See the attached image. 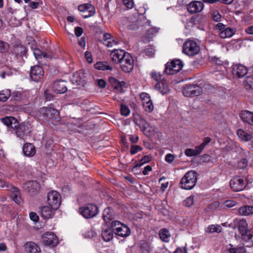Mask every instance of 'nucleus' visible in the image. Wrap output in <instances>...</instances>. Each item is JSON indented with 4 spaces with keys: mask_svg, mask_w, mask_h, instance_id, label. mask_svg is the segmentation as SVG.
<instances>
[{
    "mask_svg": "<svg viewBox=\"0 0 253 253\" xmlns=\"http://www.w3.org/2000/svg\"><path fill=\"white\" fill-rule=\"evenodd\" d=\"M197 181V172L194 170L188 171L181 179L180 187L186 190H190L195 186Z\"/></svg>",
    "mask_w": 253,
    "mask_h": 253,
    "instance_id": "nucleus-1",
    "label": "nucleus"
},
{
    "mask_svg": "<svg viewBox=\"0 0 253 253\" xmlns=\"http://www.w3.org/2000/svg\"><path fill=\"white\" fill-rule=\"evenodd\" d=\"M132 115L133 122L139 126L145 135L149 136L153 133V130L149 128L148 124L142 118L139 113L134 111L133 112Z\"/></svg>",
    "mask_w": 253,
    "mask_h": 253,
    "instance_id": "nucleus-2",
    "label": "nucleus"
},
{
    "mask_svg": "<svg viewBox=\"0 0 253 253\" xmlns=\"http://www.w3.org/2000/svg\"><path fill=\"white\" fill-rule=\"evenodd\" d=\"M126 54L124 50L115 49L110 54L112 60L119 63L122 70L125 73L126 72V59H124Z\"/></svg>",
    "mask_w": 253,
    "mask_h": 253,
    "instance_id": "nucleus-3",
    "label": "nucleus"
},
{
    "mask_svg": "<svg viewBox=\"0 0 253 253\" xmlns=\"http://www.w3.org/2000/svg\"><path fill=\"white\" fill-rule=\"evenodd\" d=\"M200 49L199 45L193 40L186 41L183 45L182 52L189 56H193L199 52Z\"/></svg>",
    "mask_w": 253,
    "mask_h": 253,
    "instance_id": "nucleus-4",
    "label": "nucleus"
},
{
    "mask_svg": "<svg viewBox=\"0 0 253 253\" xmlns=\"http://www.w3.org/2000/svg\"><path fill=\"white\" fill-rule=\"evenodd\" d=\"M40 113L46 120H52L54 122H57L59 121V113L55 109L43 107L40 109Z\"/></svg>",
    "mask_w": 253,
    "mask_h": 253,
    "instance_id": "nucleus-5",
    "label": "nucleus"
},
{
    "mask_svg": "<svg viewBox=\"0 0 253 253\" xmlns=\"http://www.w3.org/2000/svg\"><path fill=\"white\" fill-rule=\"evenodd\" d=\"M61 198L60 194L56 191L49 192L47 196L48 204L54 210L59 208L61 203Z\"/></svg>",
    "mask_w": 253,
    "mask_h": 253,
    "instance_id": "nucleus-6",
    "label": "nucleus"
},
{
    "mask_svg": "<svg viewBox=\"0 0 253 253\" xmlns=\"http://www.w3.org/2000/svg\"><path fill=\"white\" fill-rule=\"evenodd\" d=\"M182 67V61L179 59H175L167 63L164 72L167 75L175 74L180 71Z\"/></svg>",
    "mask_w": 253,
    "mask_h": 253,
    "instance_id": "nucleus-7",
    "label": "nucleus"
},
{
    "mask_svg": "<svg viewBox=\"0 0 253 253\" xmlns=\"http://www.w3.org/2000/svg\"><path fill=\"white\" fill-rule=\"evenodd\" d=\"M80 213L85 218L95 216L98 212L97 207L93 204H88L79 209Z\"/></svg>",
    "mask_w": 253,
    "mask_h": 253,
    "instance_id": "nucleus-8",
    "label": "nucleus"
},
{
    "mask_svg": "<svg viewBox=\"0 0 253 253\" xmlns=\"http://www.w3.org/2000/svg\"><path fill=\"white\" fill-rule=\"evenodd\" d=\"M42 242L45 246L54 247L58 243V239L54 234L47 232L42 236Z\"/></svg>",
    "mask_w": 253,
    "mask_h": 253,
    "instance_id": "nucleus-9",
    "label": "nucleus"
},
{
    "mask_svg": "<svg viewBox=\"0 0 253 253\" xmlns=\"http://www.w3.org/2000/svg\"><path fill=\"white\" fill-rule=\"evenodd\" d=\"M15 133L17 136L20 139H24L25 137L30 132L29 125L28 124L25 125L24 124H16V126L14 127Z\"/></svg>",
    "mask_w": 253,
    "mask_h": 253,
    "instance_id": "nucleus-10",
    "label": "nucleus"
},
{
    "mask_svg": "<svg viewBox=\"0 0 253 253\" xmlns=\"http://www.w3.org/2000/svg\"><path fill=\"white\" fill-rule=\"evenodd\" d=\"M231 189L235 191H240L245 187L246 184L243 178L239 176L233 177L230 182Z\"/></svg>",
    "mask_w": 253,
    "mask_h": 253,
    "instance_id": "nucleus-11",
    "label": "nucleus"
},
{
    "mask_svg": "<svg viewBox=\"0 0 253 253\" xmlns=\"http://www.w3.org/2000/svg\"><path fill=\"white\" fill-rule=\"evenodd\" d=\"M80 11L83 12L82 16L84 18H87L93 16L95 13L94 6L89 3L81 4L78 6Z\"/></svg>",
    "mask_w": 253,
    "mask_h": 253,
    "instance_id": "nucleus-12",
    "label": "nucleus"
},
{
    "mask_svg": "<svg viewBox=\"0 0 253 253\" xmlns=\"http://www.w3.org/2000/svg\"><path fill=\"white\" fill-rule=\"evenodd\" d=\"M204 4L202 1L193 0L187 5V11L191 14L200 12L204 8Z\"/></svg>",
    "mask_w": 253,
    "mask_h": 253,
    "instance_id": "nucleus-13",
    "label": "nucleus"
},
{
    "mask_svg": "<svg viewBox=\"0 0 253 253\" xmlns=\"http://www.w3.org/2000/svg\"><path fill=\"white\" fill-rule=\"evenodd\" d=\"M44 75V71L42 68L39 65H35L31 67L30 71V77L31 79L38 82L41 79Z\"/></svg>",
    "mask_w": 253,
    "mask_h": 253,
    "instance_id": "nucleus-14",
    "label": "nucleus"
},
{
    "mask_svg": "<svg viewBox=\"0 0 253 253\" xmlns=\"http://www.w3.org/2000/svg\"><path fill=\"white\" fill-rule=\"evenodd\" d=\"M23 188L28 193L34 194L39 191L40 185L36 181L31 180L25 182L23 185Z\"/></svg>",
    "mask_w": 253,
    "mask_h": 253,
    "instance_id": "nucleus-15",
    "label": "nucleus"
},
{
    "mask_svg": "<svg viewBox=\"0 0 253 253\" xmlns=\"http://www.w3.org/2000/svg\"><path fill=\"white\" fill-rule=\"evenodd\" d=\"M111 226L117 235L122 237H126V230H124L122 228L124 226L125 228H126V225L123 224L119 221L115 220L111 222Z\"/></svg>",
    "mask_w": 253,
    "mask_h": 253,
    "instance_id": "nucleus-16",
    "label": "nucleus"
},
{
    "mask_svg": "<svg viewBox=\"0 0 253 253\" xmlns=\"http://www.w3.org/2000/svg\"><path fill=\"white\" fill-rule=\"evenodd\" d=\"M67 83L62 80L56 81L53 84L52 89L56 93H64L67 91Z\"/></svg>",
    "mask_w": 253,
    "mask_h": 253,
    "instance_id": "nucleus-17",
    "label": "nucleus"
},
{
    "mask_svg": "<svg viewBox=\"0 0 253 253\" xmlns=\"http://www.w3.org/2000/svg\"><path fill=\"white\" fill-rule=\"evenodd\" d=\"M109 82L112 87L119 92H124V88H126V83L125 82H119L114 77H110Z\"/></svg>",
    "mask_w": 253,
    "mask_h": 253,
    "instance_id": "nucleus-18",
    "label": "nucleus"
},
{
    "mask_svg": "<svg viewBox=\"0 0 253 253\" xmlns=\"http://www.w3.org/2000/svg\"><path fill=\"white\" fill-rule=\"evenodd\" d=\"M232 72L234 76L240 78L247 74L248 70L245 66L242 64H236L233 65Z\"/></svg>",
    "mask_w": 253,
    "mask_h": 253,
    "instance_id": "nucleus-19",
    "label": "nucleus"
},
{
    "mask_svg": "<svg viewBox=\"0 0 253 253\" xmlns=\"http://www.w3.org/2000/svg\"><path fill=\"white\" fill-rule=\"evenodd\" d=\"M241 238L246 246L249 247L253 246V230H248L242 233Z\"/></svg>",
    "mask_w": 253,
    "mask_h": 253,
    "instance_id": "nucleus-20",
    "label": "nucleus"
},
{
    "mask_svg": "<svg viewBox=\"0 0 253 253\" xmlns=\"http://www.w3.org/2000/svg\"><path fill=\"white\" fill-rule=\"evenodd\" d=\"M56 210H54L50 206H43L41 208V216L44 219H49L53 217L55 211Z\"/></svg>",
    "mask_w": 253,
    "mask_h": 253,
    "instance_id": "nucleus-21",
    "label": "nucleus"
},
{
    "mask_svg": "<svg viewBox=\"0 0 253 253\" xmlns=\"http://www.w3.org/2000/svg\"><path fill=\"white\" fill-rule=\"evenodd\" d=\"M26 253H41L39 246L32 242H27L24 245Z\"/></svg>",
    "mask_w": 253,
    "mask_h": 253,
    "instance_id": "nucleus-22",
    "label": "nucleus"
},
{
    "mask_svg": "<svg viewBox=\"0 0 253 253\" xmlns=\"http://www.w3.org/2000/svg\"><path fill=\"white\" fill-rule=\"evenodd\" d=\"M155 88L163 95L169 91L168 85L164 81L158 82L155 86Z\"/></svg>",
    "mask_w": 253,
    "mask_h": 253,
    "instance_id": "nucleus-23",
    "label": "nucleus"
},
{
    "mask_svg": "<svg viewBox=\"0 0 253 253\" xmlns=\"http://www.w3.org/2000/svg\"><path fill=\"white\" fill-rule=\"evenodd\" d=\"M23 152L25 155L31 157L35 155L36 150L33 145L31 143H26L23 147Z\"/></svg>",
    "mask_w": 253,
    "mask_h": 253,
    "instance_id": "nucleus-24",
    "label": "nucleus"
},
{
    "mask_svg": "<svg viewBox=\"0 0 253 253\" xmlns=\"http://www.w3.org/2000/svg\"><path fill=\"white\" fill-rule=\"evenodd\" d=\"M241 118L244 122L253 125V113L247 110L243 111L241 114Z\"/></svg>",
    "mask_w": 253,
    "mask_h": 253,
    "instance_id": "nucleus-25",
    "label": "nucleus"
},
{
    "mask_svg": "<svg viewBox=\"0 0 253 253\" xmlns=\"http://www.w3.org/2000/svg\"><path fill=\"white\" fill-rule=\"evenodd\" d=\"M158 30L159 29L156 27H152L147 30L143 41L144 42H149L153 38L154 35L158 32Z\"/></svg>",
    "mask_w": 253,
    "mask_h": 253,
    "instance_id": "nucleus-26",
    "label": "nucleus"
},
{
    "mask_svg": "<svg viewBox=\"0 0 253 253\" xmlns=\"http://www.w3.org/2000/svg\"><path fill=\"white\" fill-rule=\"evenodd\" d=\"M103 218L104 220L108 223L114 218V214L111 209L109 207L106 208L103 212Z\"/></svg>",
    "mask_w": 253,
    "mask_h": 253,
    "instance_id": "nucleus-27",
    "label": "nucleus"
},
{
    "mask_svg": "<svg viewBox=\"0 0 253 253\" xmlns=\"http://www.w3.org/2000/svg\"><path fill=\"white\" fill-rule=\"evenodd\" d=\"M11 197L12 200L18 205H20L22 203L20 193L17 188L13 187L12 188Z\"/></svg>",
    "mask_w": 253,
    "mask_h": 253,
    "instance_id": "nucleus-28",
    "label": "nucleus"
},
{
    "mask_svg": "<svg viewBox=\"0 0 253 253\" xmlns=\"http://www.w3.org/2000/svg\"><path fill=\"white\" fill-rule=\"evenodd\" d=\"M102 238L106 242H109L113 239V230L110 228L103 229L102 231Z\"/></svg>",
    "mask_w": 253,
    "mask_h": 253,
    "instance_id": "nucleus-29",
    "label": "nucleus"
},
{
    "mask_svg": "<svg viewBox=\"0 0 253 253\" xmlns=\"http://www.w3.org/2000/svg\"><path fill=\"white\" fill-rule=\"evenodd\" d=\"M1 121L5 126H11L12 128L16 126V124L18 125L16 120L13 117H5L1 119Z\"/></svg>",
    "mask_w": 253,
    "mask_h": 253,
    "instance_id": "nucleus-30",
    "label": "nucleus"
},
{
    "mask_svg": "<svg viewBox=\"0 0 253 253\" xmlns=\"http://www.w3.org/2000/svg\"><path fill=\"white\" fill-rule=\"evenodd\" d=\"M238 212L240 215L247 216L253 213V206H244L240 208Z\"/></svg>",
    "mask_w": 253,
    "mask_h": 253,
    "instance_id": "nucleus-31",
    "label": "nucleus"
},
{
    "mask_svg": "<svg viewBox=\"0 0 253 253\" xmlns=\"http://www.w3.org/2000/svg\"><path fill=\"white\" fill-rule=\"evenodd\" d=\"M235 33L233 29L230 28H227L219 32L218 35L222 39L231 37Z\"/></svg>",
    "mask_w": 253,
    "mask_h": 253,
    "instance_id": "nucleus-32",
    "label": "nucleus"
},
{
    "mask_svg": "<svg viewBox=\"0 0 253 253\" xmlns=\"http://www.w3.org/2000/svg\"><path fill=\"white\" fill-rule=\"evenodd\" d=\"M159 236L161 240L165 242H168L170 238V234L169 230L166 228L160 230Z\"/></svg>",
    "mask_w": 253,
    "mask_h": 253,
    "instance_id": "nucleus-33",
    "label": "nucleus"
},
{
    "mask_svg": "<svg viewBox=\"0 0 253 253\" xmlns=\"http://www.w3.org/2000/svg\"><path fill=\"white\" fill-rule=\"evenodd\" d=\"M13 52L16 56H22L26 53V48L21 44L16 45L13 48Z\"/></svg>",
    "mask_w": 253,
    "mask_h": 253,
    "instance_id": "nucleus-34",
    "label": "nucleus"
},
{
    "mask_svg": "<svg viewBox=\"0 0 253 253\" xmlns=\"http://www.w3.org/2000/svg\"><path fill=\"white\" fill-rule=\"evenodd\" d=\"M237 135L242 140L245 141H248L252 139L253 136L251 134L248 133L245 131L240 129L237 131Z\"/></svg>",
    "mask_w": 253,
    "mask_h": 253,
    "instance_id": "nucleus-35",
    "label": "nucleus"
},
{
    "mask_svg": "<svg viewBox=\"0 0 253 253\" xmlns=\"http://www.w3.org/2000/svg\"><path fill=\"white\" fill-rule=\"evenodd\" d=\"M202 151L199 147L196 146L195 149H186L185 151V154L188 157H192L197 156Z\"/></svg>",
    "mask_w": 253,
    "mask_h": 253,
    "instance_id": "nucleus-36",
    "label": "nucleus"
},
{
    "mask_svg": "<svg viewBox=\"0 0 253 253\" xmlns=\"http://www.w3.org/2000/svg\"><path fill=\"white\" fill-rule=\"evenodd\" d=\"M237 227L239 231L242 234L247 231L248 230V223L244 219H240L238 222Z\"/></svg>",
    "mask_w": 253,
    "mask_h": 253,
    "instance_id": "nucleus-37",
    "label": "nucleus"
},
{
    "mask_svg": "<svg viewBox=\"0 0 253 253\" xmlns=\"http://www.w3.org/2000/svg\"><path fill=\"white\" fill-rule=\"evenodd\" d=\"M34 54L37 59L42 58V57L49 58L52 57L51 55L44 53L39 49H35L34 50Z\"/></svg>",
    "mask_w": 253,
    "mask_h": 253,
    "instance_id": "nucleus-38",
    "label": "nucleus"
},
{
    "mask_svg": "<svg viewBox=\"0 0 253 253\" xmlns=\"http://www.w3.org/2000/svg\"><path fill=\"white\" fill-rule=\"evenodd\" d=\"M94 67L96 69L100 70H111L112 68L105 62H98L95 65Z\"/></svg>",
    "mask_w": 253,
    "mask_h": 253,
    "instance_id": "nucleus-39",
    "label": "nucleus"
},
{
    "mask_svg": "<svg viewBox=\"0 0 253 253\" xmlns=\"http://www.w3.org/2000/svg\"><path fill=\"white\" fill-rule=\"evenodd\" d=\"M11 91L9 89H5L0 92V101H6L10 96Z\"/></svg>",
    "mask_w": 253,
    "mask_h": 253,
    "instance_id": "nucleus-40",
    "label": "nucleus"
},
{
    "mask_svg": "<svg viewBox=\"0 0 253 253\" xmlns=\"http://www.w3.org/2000/svg\"><path fill=\"white\" fill-rule=\"evenodd\" d=\"M222 231V227L218 225H211L208 227L207 232L209 233H220Z\"/></svg>",
    "mask_w": 253,
    "mask_h": 253,
    "instance_id": "nucleus-41",
    "label": "nucleus"
},
{
    "mask_svg": "<svg viewBox=\"0 0 253 253\" xmlns=\"http://www.w3.org/2000/svg\"><path fill=\"white\" fill-rule=\"evenodd\" d=\"M127 72L132 71L133 68L134 59L132 56L127 53Z\"/></svg>",
    "mask_w": 253,
    "mask_h": 253,
    "instance_id": "nucleus-42",
    "label": "nucleus"
},
{
    "mask_svg": "<svg viewBox=\"0 0 253 253\" xmlns=\"http://www.w3.org/2000/svg\"><path fill=\"white\" fill-rule=\"evenodd\" d=\"M193 85L186 86L183 90V94L185 96L192 97Z\"/></svg>",
    "mask_w": 253,
    "mask_h": 253,
    "instance_id": "nucleus-43",
    "label": "nucleus"
},
{
    "mask_svg": "<svg viewBox=\"0 0 253 253\" xmlns=\"http://www.w3.org/2000/svg\"><path fill=\"white\" fill-rule=\"evenodd\" d=\"M228 251L230 253H244V249L243 248L233 247L231 244H230L228 247Z\"/></svg>",
    "mask_w": 253,
    "mask_h": 253,
    "instance_id": "nucleus-44",
    "label": "nucleus"
},
{
    "mask_svg": "<svg viewBox=\"0 0 253 253\" xmlns=\"http://www.w3.org/2000/svg\"><path fill=\"white\" fill-rule=\"evenodd\" d=\"M195 202V196L194 195H191L189 197L187 198L183 201V205L185 207H190L192 206Z\"/></svg>",
    "mask_w": 253,
    "mask_h": 253,
    "instance_id": "nucleus-45",
    "label": "nucleus"
},
{
    "mask_svg": "<svg viewBox=\"0 0 253 253\" xmlns=\"http://www.w3.org/2000/svg\"><path fill=\"white\" fill-rule=\"evenodd\" d=\"M244 84L247 88H253V76L247 77L246 80L244 82Z\"/></svg>",
    "mask_w": 253,
    "mask_h": 253,
    "instance_id": "nucleus-46",
    "label": "nucleus"
},
{
    "mask_svg": "<svg viewBox=\"0 0 253 253\" xmlns=\"http://www.w3.org/2000/svg\"><path fill=\"white\" fill-rule=\"evenodd\" d=\"M140 97L142 101V105L150 102L151 100L149 95L146 92H142L140 94Z\"/></svg>",
    "mask_w": 253,
    "mask_h": 253,
    "instance_id": "nucleus-47",
    "label": "nucleus"
},
{
    "mask_svg": "<svg viewBox=\"0 0 253 253\" xmlns=\"http://www.w3.org/2000/svg\"><path fill=\"white\" fill-rule=\"evenodd\" d=\"M151 76L156 81L159 82L162 81V75L160 72L153 71L151 73Z\"/></svg>",
    "mask_w": 253,
    "mask_h": 253,
    "instance_id": "nucleus-48",
    "label": "nucleus"
},
{
    "mask_svg": "<svg viewBox=\"0 0 253 253\" xmlns=\"http://www.w3.org/2000/svg\"><path fill=\"white\" fill-rule=\"evenodd\" d=\"M144 109L146 112H147L148 113L152 112L154 108L153 102L152 101L150 102L147 103L146 104H144L143 105Z\"/></svg>",
    "mask_w": 253,
    "mask_h": 253,
    "instance_id": "nucleus-49",
    "label": "nucleus"
},
{
    "mask_svg": "<svg viewBox=\"0 0 253 253\" xmlns=\"http://www.w3.org/2000/svg\"><path fill=\"white\" fill-rule=\"evenodd\" d=\"M140 249L142 253H150L151 251L150 245L147 243L142 244Z\"/></svg>",
    "mask_w": 253,
    "mask_h": 253,
    "instance_id": "nucleus-50",
    "label": "nucleus"
},
{
    "mask_svg": "<svg viewBox=\"0 0 253 253\" xmlns=\"http://www.w3.org/2000/svg\"><path fill=\"white\" fill-rule=\"evenodd\" d=\"M202 92V88L197 85H193L192 97L199 95Z\"/></svg>",
    "mask_w": 253,
    "mask_h": 253,
    "instance_id": "nucleus-51",
    "label": "nucleus"
},
{
    "mask_svg": "<svg viewBox=\"0 0 253 253\" xmlns=\"http://www.w3.org/2000/svg\"><path fill=\"white\" fill-rule=\"evenodd\" d=\"M9 48L8 43L0 41V52H5L8 50Z\"/></svg>",
    "mask_w": 253,
    "mask_h": 253,
    "instance_id": "nucleus-52",
    "label": "nucleus"
},
{
    "mask_svg": "<svg viewBox=\"0 0 253 253\" xmlns=\"http://www.w3.org/2000/svg\"><path fill=\"white\" fill-rule=\"evenodd\" d=\"M236 202L233 200H226L222 203L221 206L223 207L232 208L235 206Z\"/></svg>",
    "mask_w": 253,
    "mask_h": 253,
    "instance_id": "nucleus-53",
    "label": "nucleus"
},
{
    "mask_svg": "<svg viewBox=\"0 0 253 253\" xmlns=\"http://www.w3.org/2000/svg\"><path fill=\"white\" fill-rule=\"evenodd\" d=\"M211 141V139L209 137H205L204 139L203 142L199 146V148L201 149V150L202 151L203 149L205 148L206 145H207Z\"/></svg>",
    "mask_w": 253,
    "mask_h": 253,
    "instance_id": "nucleus-54",
    "label": "nucleus"
},
{
    "mask_svg": "<svg viewBox=\"0 0 253 253\" xmlns=\"http://www.w3.org/2000/svg\"><path fill=\"white\" fill-rule=\"evenodd\" d=\"M142 150V148L139 145H133L130 148V152L131 155H134Z\"/></svg>",
    "mask_w": 253,
    "mask_h": 253,
    "instance_id": "nucleus-55",
    "label": "nucleus"
},
{
    "mask_svg": "<svg viewBox=\"0 0 253 253\" xmlns=\"http://www.w3.org/2000/svg\"><path fill=\"white\" fill-rule=\"evenodd\" d=\"M248 164V161L246 159H241L238 163V167L240 169L245 168Z\"/></svg>",
    "mask_w": 253,
    "mask_h": 253,
    "instance_id": "nucleus-56",
    "label": "nucleus"
},
{
    "mask_svg": "<svg viewBox=\"0 0 253 253\" xmlns=\"http://www.w3.org/2000/svg\"><path fill=\"white\" fill-rule=\"evenodd\" d=\"M175 158V156H174L173 155L171 154H168L167 155H166L165 157V161L167 163L171 164L173 162Z\"/></svg>",
    "mask_w": 253,
    "mask_h": 253,
    "instance_id": "nucleus-57",
    "label": "nucleus"
},
{
    "mask_svg": "<svg viewBox=\"0 0 253 253\" xmlns=\"http://www.w3.org/2000/svg\"><path fill=\"white\" fill-rule=\"evenodd\" d=\"M117 44V42L112 38L107 41L106 42H103V44L108 47H112Z\"/></svg>",
    "mask_w": 253,
    "mask_h": 253,
    "instance_id": "nucleus-58",
    "label": "nucleus"
},
{
    "mask_svg": "<svg viewBox=\"0 0 253 253\" xmlns=\"http://www.w3.org/2000/svg\"><path fill=\"white\" fill-rule=\"evenodd\" d=\"M212 19L215 21H219L221 19V16L217 11H213L212 14Z\"/></svg>",
    "mask_w": 253,
    "mask_h": 253,
    "instance_id": "nucleus-59",
    "label": "nucleus"
},
{
    "mask_svg": "<svg viewBox=\"0 0 253 253\" xmlns=\"http://www.w3.org/2000/svg\"><path fill=\"white\" fill-rule=\"evenodd\" d=\"M11 96L14 100L17 101L21 99V94L18 91H14L12 93Z\"/></svg>",
    "mask_w": 253,
    "mask_h": 253,
    "instance_id": "nucleus-60",
    "label": "nucleus"
},
{
    "mask_svg": "<svg viewBox=\"0 0 253 253\" xmlns=\"http://www.w3.org/2000/svg\"><path fill=\"white\" fill-rule=\"evenodd\" d=\"M30 217L31 219L34 222H37L39 220V216L37 215V214L36 212H31L30 213Z\"/></svg>",
    "mask_w": 253,
    "mask_h": 253,
    "instance_id": "nucleus-61",
    "label": "nucleus"
},
{
    "mask_svg": "<svg viewBox=\"0 0 253 253\" xmlns=\"http://www.w3.org/2000/svg\"><path fill=\"white\" fill-rule=\"evenodd\" d=\"M96 83L97 85L99 86L100 88H104L106 86V83L105 81L103 79L97 80Z\"/></svg>",
    "mask_w": 253,
    "mask_h": 253,
    "instance_id": "nucleus-62",
    "label": "nucleus"
},
{
    "mask_svg": "<svg viewBox=\"0 0 253 253\" xmlns=\"http://www.w3.org/2000/svg\"><path fill=\"white\" fill-rule=\"evenodd\" d=\"M112 36L109 33H104L103 35V39L101 40V42L103 43V42H106L112 39Z\"/></svg>",
    "mask_w": 253,
    "mask_h": 253,
    "instance_id": "nucleus-63",
    "label": "nucleus"
},
{
    "mask_svg": "<svg viewBox=\"0 0 253 253\" xmlns=\"http://www.w3.org/2000/svg\"><path fill=\"white\" fill-rule=\"evenodd\" d=\"M83 33V29L82 28L77 27L75 29V33L76 36L80 37Z\"/></svg>",
    "mask_w": 253,
    "mask_h": 253,
    "instance_id": "nucleus-64",
    "label": "nucleus"
}]
</instances>
